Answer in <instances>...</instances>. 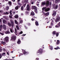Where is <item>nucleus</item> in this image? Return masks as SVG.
<instances>
[{"instance_id": "nucleus-1", "label": "nucleus", "mask_w": 60, "mask_h": 60, "mask_svg": "<svg viewBox=\"0 0 60 60\" xmlns=\"http://www.w3.org/2000/svg\"><path fill=\"white\" fill-rule=\"evenodd\" d=\"M31 8H32V10L34 9V11L36 13H37V7L35 6H31Z\"/></svg>"}, {"instance_id": "nucleus-2", "label": "nucleus", "mask_w": 60, "mask_h": 60, "mask_svg": "<svg viewBox=\"0 0 60 60\" xmlns=\"http://www.w3.org/2000/svg\"><path fill=\"white\" fill-rule=\"evenodd\" d=\"M16 36H13V37H11V41H15L16 40Z\"/></svg>"}, {"instance_id": "nucleus-3", "label": "nucleus", "mask_w": 60, "mask_h": 60, "mask_svg": "<svg viewBox=\"0 0 60 60\" xmlns=\"http://www.w3.org/2000/svg\"><path fill=\"white\" fill-rule=\"evenodd\" d=\"M4 40L6 42H8L9 41V37H6L4 39Z\"/></svg>"}, {"instance_id": "nucleus-4", "label": "nucleus", "mask_w": 60, "mask_h": 60, "mask_svg": "<svg viewBox=\"0 0 60 60\" xmlns=\"http://www.w3.org/2000/svg\"><path fill=\"white\" fill-rule=\"evenodd\" d=\"M60 17L58 16H57L55 21L56 22H58L59 21V20H60Z\"/></svg>"}, {"instance_id": "nucleus-5", "label": "nucleus", "mask_w": 60, "mask_h": 60, "mask_svg": "<svg viewBox=\"0 0 60 60\" xmlns=\"http://www.w3.org/2000/svg\"><path fill=\"white\" fill-rule=\"evenodd\" d=\"M49 1L48 0H47L46 3L45 5L46 6L48 7L49 6Z\"/></svg>"}, {"instance_id": "nucleus-6", "label": "nucleus", "mask_w": 60, "mask_h": 60, "mask_svg": "<svg viewBox=\"0 0 60 60\" xmlns=\"http://www.w3.org/2000/svg\"><path fill=\"white\" fill-rule=\"evenodd\" d=\"M42 51H43V50L42 49H39L38 51V52L40 54H41L42 53Z\"/></svg>"}, {"instance_id": "nucleus-7", "label": "nucleus", "mask_w": 60, "mask_h": 60, "mask_svg": "<svg viewBox=\"0 0 60 60\" xmlns=\"http://www.w3.org/2000/svg\"><path fill=\"white\" fill-rule=\"evenodd\" d=\"M26 9L27 11H29L30 10V6H29V4L27 5Z\"/></svg>"}, {"instance_id": "nucleus-8", "label": "nucleus", "mask_w": 60, "mask_h": 60, "mask_svg": "<svg viewBox=\"0 0 60 60\" xmlns=\"http://www.w3.org/2000/svg\"><path fill=\"white\" fill-rule=\"evenodd\" d=\"M46 4V2L45 1L44 2H41V6H43L45 5Z\"/></svg>"}, {"instance_id": "nucleus-9", "label": "nucleus", "mask_w": 60, "mask_h": 60, "mask_svg": "<svg viewBox=\"0 0 60 60\" xmlns=\"http://www.w3.org/2000/svg\"><path fill=\"white\" fill-rule=\"evenodd\" d=\"M23 54L24 55H27L29 54V52H26L25 51H24L23 52Z\"/></svg>"}, {"instance_id": "nucleus-10", "label": "nucleus", "mask_w": 60, "mask_h": 60, "mask_svg": "<svg viewBox=\"0 0 60 60\" xmlns=\"http://www.w3.org/2000/svg\"><path fill=\"white\" fill-rule=\"evenodd\" d=\"M50 9L49 8H47L46 9H45V12H47V11H49Z\"/></svg>"}, {"instance_id": "nucleus-11", "label": "nucleus", "mask_w": 60, "mask_h": 60, "mask_svg": "<svg viewBox=\"0 0 60 60\" xmlns=\"http://www.w3.org/2000/svg\"><path fill=\"white\" fill-rule=\"evenodd\" d=\"M5 33L6 34H10L11 32L7 30L5 32Z\"/></svg>"}, {"instance_id": "nucleus-12", "label": "nucleus", "mask_w": 60, "mask_h": 60, "mask_svg": "<svg viewBox=\"0 0 60 60\" xmlns=\"http://www.w3.org/2000/svg\"><path fill=\"white\" fill-rule=\"evenodd\" d=\"M11 23L12 24V27H13V26H14V23L13 22V20H12L11 21Z\"/></svg>"}, {"instance_id": "nucleus-13", "label": "nucleus", "mask_w": 60, "mask_h": 60, "mask_svg": "<svg viewBox=\"0 0 60 60\" xmlns=\"http://www.w3.org/2000/svg\"><path fill=\"white\" fill-rule=\"evenodd\" d=\"M3 29H4V30H6V25H3Z\"/></svg>"}, {"instance_id": "nucleus-14", "label": "nucleus", "mask_w": 60, "mask_h": 60, "mask_svg": "<svg viewBox=\"0 0 60 60\" xmlns=\"http://www.w3.org/2000/svg\"><path fill=\"white\" fill-rule=\"evenodd\" d=\"M56 12L54 11V12L53 13L52 16H53V17H54V16H56Z\"/></svg>"}, {"instance_id": "nucleus-15", "label": "nucleus", "mask_w": 60, "mask_h": 60, "mask_svg": "<svg viewBox=\"0 0 60 60\" xmlns=\"http://www.w3.org/2000/svg\"><path fill=\"white\" fill-rule=\"evenodd\" d=\"M18 4L19 5L18 6L19 7V8H20V7L21 6V5H22L19 2L18 3Z\"/></svg>"}, {"instance_id": "nucleus-16", "label": "nucleus", "mask_w": 60, "mask_h": 60, "mask_svg": "<svg viewBox=\"0 0 60 60\" xmlns=\"http://www.w3.org/2000/svg\"><path fill=\"white\" fill-rule=\"evenodd\" d=\"M51 20L52 21V22L51 23V26H52V25H53V22H54V20H53L52 19H51Z\"/></svg>"}, {"instance_id": "nucleus-17", "label": "nucleus", "mask_w": 60, "mask_h": 60, "mask_svg": "<svg viewBox=\"0 0 60 60\" xmlns=\"http://www.w3.org/2000/svg\"><path fill=\"white\" fill-rule=\"evenodd\" d=\"M49 12H47L45 14V16H48V15H49Z\"/></svg>"}, {"instance_id": "nucleus-18", "label": "nucleus", "mask_w": 60, "mask_h": 60, "mask_svg": "<svg viewBox=\"0 0 60 60\" xmlns=\"http://www.w3.org/2000/svg\"><path fill=\"white\" fill-rule=\"evenodd\" d=\"M8 4L9 5V6L11 7V4L12 3H11V1H9L8 2Z\"/></svg>"}, {"instance_id": "nucleus-19", "label": "nucleus", "mask_w": 60, "mask_h": 60, "mask_svg": "<svg viewBox=\"0 0 60 60\" xmlns=\"http://www.w3.org/2000/svg\"><path fill=\"white\" fill-rule=\"evenodd\" d=\"M59 43H60V41L58 40H57V42H56V45H59Z\"/></svg>"}, {"instance_id": "nucleus-20", "label": "nucleus", "mask_w": 60, "mask_h": 60, "mask_svg": "<svg viewBox=\"0 0 60 60\" xmlns=\"http://www.w3.org/2000/svg\"><path fill=\"white\" fill-rule=\"evenodd\" d=\"M58 7V5H56L55 6H54L53 8L54 9H57V8Z\"/></svg>"}, {"instance_id": "nucleus-21", "label": "nucleus", "mask_w": 60, "mask_h": 60, "mask_svg": "<svg viewBox=\"0 0 60 60\" xmlns=\"http://www.w3.org/2000/svg\"><path fill=\"white\" fill-rule=\"evenodd\" d=\"M35 24L36 26H39V23H38V22L37 21H36L35 22Z\"/></svg>"}, {"instance_id": "nucleus-22", "label": "nucleus", "mask_w": 60, "mask_h": 60, "mask_svg": "<svg viewBox=\"0 0 60 60\" xmlns=\"http://www.w3.org/2000/svg\"><path fill=\"white\" fill-rule=\"evenodd\" d=\"M19 6H16V7H15V10H17L18 9H19Z\"/></svg>"}, {"instance_id": "nucleus-23", "label": "nucleus", "mask_w": 60, "mask_h": 60, "mask_svg": "<svg viewBox=\"0 0 60 60\" xmlns=\"http://www.w3.org/2000/svg\"><path fill=\"white\" fill-rule=\"evenodd\" d=\"M31 15H32V16H34V15H35L33 11H32L31 12Z\"/></svg>"}, {"instance_id": "nucleus-24", "label": "nucleus", "mask_w": 60, "mask_h": 60, "mask_svg": "<svg viewBox=\"0 0 60 60\" xmlns=\"http://www.w3.org/2000/svg\"><path fill=\"white\" fill-rule=\"evenodd\" d=\"M3 22L4 24H6V21L5 20L3 19Z\"/></svg>"}, {"instance_id": "nucleus-25", "label": "nucleus", "mask_w": 60, "mask_h": 60, "mask_svg": "<svg viewBox=\"0 0 60 60\" xmlns=\"http://www.w3.org/2000/svg\"><path fill=\"white\" fill-rule=\"evenodd\" d=\"M1 54L2 56H5V53L4 52L2 54L1 53Z\"/></svg>"}, {"instance_id": "nucleus-26", "label": "nucleus", "mask_w": 60, "mask_h": 60, "mask_svg": "<svg viewBox=\"0 0 60 60\" xmlns=\"http://www.w3.org/2000/svg\"><path fill=\"white\" fill-rule=\"evenodd\" d=\"M8 26H11V23L10 22H8Z\"/></svg>"}, {"instance_id": "nucleus-27", "label": "nucleus", "mask_w": 60, "mask_h": 60, "mask_svg": "<svg viewBox=\"0 0 60 60\" xmlns=\"http://www.w3.org/2000/svg\"><path fill=\"white\" fill-rule=\"evenodd\" d=\"M16 26L17 30H19V27L18 25H16Z\"/></svg>"}, {"instance_id": "nucleus-28", "label": "nucleus", "mask_w": 60, "mask_h": 60, "mask_svg": "<svg viewBox=\"0 0 60 60\" xmlns=\"http://www.w3.org/2000/svg\"><path fill=\"white\" fill-rule=\"evenodd\" d=\"M17 43L18 44H20L21 43V41L20 40H19L17 42Z\"/></svg>"}, {"instance_id": "nucleus-29", "label": "nucleus", "mask_w": 60, "mask_h": 60, "mask_svg": "<svg viewBox=\"0 0 60 60\" xmlns=\"http://www.w3.org/2000/svg\"><path fill=\"white\" fill-rule=\"evenodd\" d=\"M15 18L16 19H18L19 16L18 15H16L15 16Z\"/></svg>"}, {"instance_id": "nucleus-30", "label": "nucleus", "mask_w": 60, "mask_h": 60, "mask_svg": "<svg viewBox=\"0 0 60 60\" xmlns=\"http://www.w3.org/2000/svg\"><path fill=\"white\" fill-rule=\"evenodd\" d=\"M1 43L3 44V45H5V43H6L5 42H4L3 41H2L1 42Z\"/></svg>"}, {"instance_id": "nucleus-31", "label": "nucleus", "mask_w": 60, "mask_h": 60, "mask_svg": "<svg viewBox=\"0 0 60 60\" xmlns=\"http://www.w3.org/2000/svg\"><path fill=\"white\" fill-rule=\"evenodd\" d=\"M21 9V11H23V10H24V7H23V6H22Z\"/></svg>"}, {"instance_id": "nucleus-32", "label": "nucleus", "mask_w": 60, "mask_h": 60, "mask_svg": "<svg viewBox=\"0 0 60 60\" xmlns=\"http://www.w3.org/2000/svg\"><path fill=\"white\" fill-rule=\"evenodd\" d=\"M31 3L32 4H34V0H31Z\"/></svg>"}, {"instance_id": "nucleus-33", "label": "nucleus", "mask_w": 60, "mask_h": 60, "mask_svg": "<svg viewBox=\"0 0 60 60\" xmlns=\"http://www.w3.org/2000/svg\"><path fill=\"white\" fill-rule=\"evenodd\" d=\"M24 2L25 3H28V0H24Z\"/></svg>"}, {"instance_id": "nucleus-34", "label": "nucleus", "mask_w": 60, "mask_h": 60, "mask_svg": "<svg viewBox=\"0 0 60 60\" xmlns=\"http://www.w3.org/2000/svg\"><path fill=\"white\" fill-rule=\"evenodd\" d=\"M56 31H53V35H54V34H56Z\"/></svg>"}, {"instance_id": "nucleus-35", "label": "nucleus", "mask_w": 60, "mask_h": 60, "mask_svg": "<svg viewBox=\"0 0 60 60\" xmlns=\"http://www.w3.org/2000/svg\"><path fill=\"white\" fill-rule=\"evenodd\" d=\"M2 27L3 25H0V31H1V29H2Z\"/></svg>"}, {"instance_id": "nucleus-36", "label": "nucleus", "mask_w": 60, "mask_h": 60, "mask_svg": "<svg viewBox=\"0 0 60 60\" xmlns=\"http://www.w3.org/2000/svg\"><path fill=\"white\" fill-rule=\"evenodd\" d=\"M9 13L8 12H6L4 13V14H7V15L9 14Z\"/></svg>"}, {"instance_id": "nucleus-37", "label": "nucleus", "mask_w": 60, "mask_h": 60, "mask_svg": "<svg viewBox=\"0 0 60 60\" xmlns=\"http://www.w3.org/2000/svg\"><path fill=\"white\" fill-rule=\"evenodd\" d=\"M11 12H12V11L11 10L10 11L9 13H10V15H12V13H11Z\"/></svg>"}, {"instance_id": "nucleus-38", "label": "nucleus", "mask_w": 60, "mask_h": 60, "mask_svg": "<svg viewBox=\"0 0 60 60\" xmlns=\"http://www.w3.org/2000/svg\"><path fill=\"white\" fill-rule=\"evenodd\" d=\"M9 7H7L6 8V10H7V11H8V10H9Z\"/></svg>"}, {"instance_id": "nucleus-39", "label": "nucleus", "mask_w": 60, "mask_h": 60, "mask_svg": "<svg viewBox=\"0 0 60 60\" xmlns=\"http://www.w3.org/2000/svg\"><path fill=\"white\" fill-rule=\"evenodd\" d=\"M15 22L16 24H18V22L16 20H15Z\"/></svg>"}, {"instance_id": "nucleus-40", "label": "nucleus", "mask_w": 60, "mask_h": 60, "mask_svg": "<svg viewBox=\"0 0 60 60\" xmlns=\"http://www.w3.org/2000/svg\"><path fill=\"white\" fill-rule=\"evenodd\" d=\"M60 0H55V3H57L58 2H59Z\"/></svg>"}, {"instance_id": "nucleus-41", "label": "nucleus", "mask_w": 60, "mask_h": 60, "mask_svg": "<svg viewBox=\"0 0 60 60\" xmlns=\"http://www.w3.org/2000/svg\"><path fill=\"white\" fill-rule=\"evenodd\" d=\"M59 26V24H58L55 26V27H58Z\"/></svg>"}, {"instance_id": "nucleus-42", "label": "nucleus", "mask_w": 60, "mask_h": 60, "mask_svg": "<svg viewBox=\"0 0 60 60\" xmlns=\"http://www.w3.org/2000/svg\"><path fill=\"white\" fill-rule=\"evenodd\" d=\"M10 30L11 33H13V31H12V29H10Z\"/></svg>"}, {"instance_id": "nucleus-43", "label": "nucleus", "mask_w": 60, "mask_h": 60, "mask_svg": "<svg viewBox=\"0 0 60 60\" xmlns=\"http://www.w3.org/2000/svg\"><path fill=\"white\" fill-rule=\"evenodd\" d=\"M50 49L51 50H52L53 49V47L52 46H50Z\"/></svg>"}, {"instance_id": "nucleus-44", "label": "nucleus", "mask_w": 60, "mask_h": 60, "mask_svg": "<svg viewBox=\"0 0 60 60\" xmlns=\"http://www.w3.org/2000/svg\"><path fill=\"white\" fill-rule=\"evenodd\" d=\"M45 9H46V8L43 7L42 8V11H44V10H45Z\"/></svg>"}, {"instance_id": "nucleus-45", "label": "nucleus", "mask_w": 60, "mask_h": 60, "mask_svg": "<svg viewBox=\"0 0 60 60\" xmlns=\"http://www.w3.org/2000/svg\"><path fill=\"white\" fill-rule=\"evenodd\" d=\"M0 34L1 35H4V34L1 32H0Z\"/></svg>"}, {"instance_id": "nucleus-46", "label": "nucleus", "mask_w": 60, "mask_h": 60, "mask_svg": "<svg viewBox=\"0 0 60 60\" xmlns=\"http://www.w3.org/2000/svg\"><path fill=\"white\" fill-rule=\"evenodd\" d=\"M2 56L1 54H0V59H1V58H2Z\"/></svg>"}, {"instance_id": "nucleus-47", "label": "nucleus", "mask_w": 60, "mask_h": 60, "mask_svg": "<svg viewBox=\"0 0 60 60\" xmlns=\"http://www.w3.org/2000/svg\"><path fill=\"white\" fill-rule=\"evenodd\" d=\"M22 33H23V31H21V32L19 33V34H22Z\"/></svg>"}, {"instance_id": "nucleus-48", "label": "nucleus", "mask_w": 60, "mask_h": 60, "mask_svg": "<svg viewBox=\"0 0 60 60\" xmlns=\"http://www.w3.org/2000/svg\"><path fill=\"white\" fill-rule=\"evenodd\" d=\"M58 34H59L58 33H56V36L57 37L58 36Z\"/></svg>"}, {"instance_id": "nucleus-49", "label": "nucleus", "mask_w": 60, "mask_h": 60, "mask_svg": "<svg viewBox=\"0 0 60 60\" xmlns=\"http://www.w3.org/2000/svg\"><path fill=\"white\" fill-rule=\"evenodd\" d=\"M9 18H10V19H12V15L11 16H10Z\"/></svg>"}, {"instance_id": "nucleus-50", "label": "nucleus", "mask_w": 60, "mask_h": 60, "mask_svg": "<svg viewBox=\"0 0 60 60\" xmlns=\"http://www.w3.org/2000/svg\"><path fill=\"white\" fill-rule=\"evenodd\" d=\"M15 33H17V29L16 28L15 29Z\"/></svg>"}, {"instance_id": "nucleus-51", "label": "nucleus", "mask_w": 60, "mask_h": 60, "mask_svg": "<svg viewBox=\"0 0 60 60\" xmlns=\"http://www.w3.org/2000/svg\"><path fill=\"white\" fill-rule=\"evenodd\" d=\"M26 4H24L23 5V7H25V6H26Z\"/></svg>"}, {"instance_id": "nucleus-52", "label": "nucleus", "mask_w": 60, "mask_h": 60, "mask_svg": "<svg viewBox=\"0 0 60 60\" xmlns=\"http://www.w3.org/2000/svg\"><path fill=\"white\" fill-rule=\"evenodd\" d=\"M2 51V49L0 48V52H1Z\"/></svg>"}, {"instance_id": "nucleus-53", "label": "nucleus", "mask_w": 60, "mask_h": 60, "mask_svg": "<svg viewBox=\"0 0 60 60\" xmlns=\"http://www.w3.org/2000/svg\"><path fill=\"white\" fill-rule=\"evenodd\" d=\"M22 20H21L20 21V23H22Z\"/></svg>"}, {"instance_id": "nucleus-54", "label": "nucleus", "mask_w": 60, "mask_h": 60, "mask_svg": "<svg viewBox=\"0 0 60 60\" xmlns=\"http://www.w3.org/2000/svg\"><path fill=\"white\" fill-rule=\"evenodd\" d=\"M3 12V10H0V13H2Z\"/></svg>"}, {"instance_id": "nucleus-55", "label": "nucleus", "mask_w": 60, "mask_h": 60, "mask_svg": "<svg viewBox=\"0 0 60 60\" xmlns=\"http://www.w3.org/2000/svg\"><path fill=\"white\" fill-rule=\"evenodd\" d=\"M34 19L33 18H32L31 19V20L33 21H34Z\"/></svg>"}, {"instance_id": "nucleus-56", "label": "nucleus", "mask_w": 60, "mask_h": 60, "mask_svg": "<svg viewBox=\"0 0 60 60\" xmlns=\"http://www.w3.org/2000/svg\"><path fill=\"white\" fill-rule=\"evenodd\" d=\"M57 49H60V48H59V47L58 46H57Z\"/></svg>"}, {"instance_id": "nucleus-57", "label": "nucleus", "mask_w": 60, "mask_h": 60, "mask_svg": "<svg viewBox=\"0 0 60 60\" xmlns=\"http://www.w3.org/2000/svg\"><path fill=\"white\" fill-rule=\"evenodd\" d=\"M49 28H52V27L50 26H49Z\"/></svg>"}, {"instance_id": "nucleus-58", "label": "nucleus", "mask_w": 60, "mask_h": 60, "mask_svg": "<svg viewBox=\"0 0 60 60\" xmlns=\"http://www.w3.org/2000/svg\"><path fill=\"white\" fill-rule=\"evenodd\" d=\"M55 60H59L57 58H56L55 59Z\"/></svg>"}, {"instance_id": "nucleus-59", "label": "nucleus", "mask_w": 60, "mask_h": 60, "mask_svg": "<svg viewBox=\"0 0 60 60\" xmlns=\"http://www.w3.org/2000/svg\"><path fill=\"white\" fill-rule=\"evenodd\" d=\"M21 55H23V54H22V53H21V54H20V55H19V57H20V56H21Z\"/></svg>"}, {"instance_id": "nucleus-60", "label": "nucleus", "mask_w": 60, "mask_h": 60, "mask_svg": "<svg viewBox=\"0 0 60 60\" xmlns=\"http://www.w3.org/2000/svg\"><path fill=\"white\" fill-rule=\"evenodd\" d=\"M54 49L56 50H57V47L56 48H55Z\"/></svg>"}, {"instance_id": "nucleus-61", "label": "nucleus", "mask_w": 60, "mask_h": 60, "mask_svg": "<svg viewBox=\"0 0 60 60\" xmlns=\"http://www.w3.org/2000/svg\"><path fill=\"white\" fill-rule=\"evenodd\" d=\"M58 24L59 25V26H60V22H59Z\"/></svg>"}, {"instance_id": "nucleus-62", "label": "nucleus", "mask_w": 60, "mask_h": 60, "mask_svg": "<svg viewBox=\"0 0 60 60\" xmlns=\"http://www.w3.org/2000/svg\"><path fill=\"white\" fill-rule=\"evenodd\" d=\"M20 1V0H17V2H19Z\"/></svg>"}, {"instance_id": "nucleus-63", "label": "nucleus", "mask_w": 60, "mask_h": 60, "mask_svg": "<svg viewBox=\"0 0 60 60\" xmlns=\"http://www.w3.org/2000/svg\"><path fill=\"white\" fill-rule=\"evenodd\" d=\"M49 5H51V3H49Z\"/></svg>"}, {"instance_id": "nucleus-64", "label": "nucleus", "mask_w": 60, "mask_h": 60, "mask_svg": "<svg viewBox=\"0 0 60 60\" xmlns=\"http://www.w3.org/2000/svg\"><path fill=\"white\" fill-rule=\"evenodd\" d=\"M0 23L2 22V20H1V19H0Z\"/></svg>"}]
</instances>
